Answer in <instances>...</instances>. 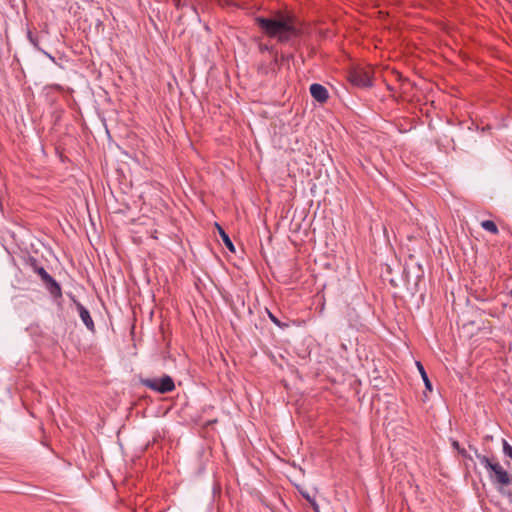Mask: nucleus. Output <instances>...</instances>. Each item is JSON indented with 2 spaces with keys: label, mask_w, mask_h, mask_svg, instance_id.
<instances>
[{
  "label": "nucleus",
  "mask_w": 512,
  "mask_h": 512,
  "mask_svg": "<svg viewBox=\"0 0 512 512\" xmlns=\"http://www.w3.org/2000/svg\"><path fill=\"white\" fill-rule=\"evenodd\" d=\"M255 21L267 36L288 43L302 34L300 22L290 13H277L272 17H256Z\"/></svg>",
  "instance_id": "f257e3e1"
},
{
  "label": "nucleus",
  "mask_w": 512,
  "mask_h": 512,
  "mask_svg": "<svg viewBox=\"0 0 512 512\" xmlns=\"http://www.w3.org/2000/svg\"><path fill=\"white\" fill-rule=\"evenodd\" d=\"M480 464L489 471V477L497 490L512 501V476L498 462H493L485 455L476 453Z\"/></svg>",
  "instance_id": "f03ea898"
},
{
  "label": "nucleus",
  "mask_w": 512,
  "mask_h": 512,
  "mask_svg": "<svg viewBox=\"0 0 512 512\" xmlns=\"http://www.w3.org/2000/svg\"><path fill=\"white\" fill-rule=\"evenodd\" d=\"M27 264L40 276L52 296L61 297L62 292L60 284L44 269V267L38 265L36 258L29 257L27 259Z\"/></svg>",
  "instance_id": "7ed1b4c3"
},
{
  "label": "nucleus",
  "mask_w": 512,
  "mask_h": 512,
  "mask_svg": "<svg viewBox=\"0 0 512 512\" xmlns=\"http://www.w3.org/2000/svg\"><path fill=\"white\" fill-rule=\"evenodd\" d=\"M141 383L145 387L160 394L169 393L175 389L174 381L169 375L142 379Z\"/></svg>",
  "instance_id": "20e7f679"
},
{
  "label": "nucleus",
  "mask_w": 512,
  "mask_h": 512,
  "mask_svg": "<svg viewBox=\"0 0 512 512\" xmlns=\"http://www.w3.org/2000/svg\"><path fill=\"white\" fill-rule=\"evenodd\" d=\"M348 79L354 86L360 88L372 86L371 72L366 68L357 67L352 69L349 72Z\"/></svg>",
  "instance_id": "39448f33"
},
{
  "label": "nucleus",
  "mask_w": 512,
  "mask_h": 512,
  "mask_svg": "<svg viewBox=\"0 0 512 512\" xmlns=\"http://www.w3.org/2000/svg\"><path fill=\"white\" fill-rule=\"evenodd\" d=\"M74 304L76 306V309L79 313V316L83 322V324L86 326V328L91 331V332H94L95 331V324H94V321L90 315V312L88 311V309L86 307H84L79 301L77 300H74Z\"/></svg>",
  "instance_id": "423d86ee"
},
{
  "label": "nucleus",
  "mask_w": 512,
  "mask_h": 512,
  "mask_svg": "<svg viewBox=\"0 0 512 512\" xmlns=\"http://www.w3.org/2000/svg\"><path fill=\"white\" fill-rule=\"evenodd\" d=\"M310 94L316 101L320 103L326 102L329 97L328 90L319 83H313L310 86Z\"/></svg>",
  "instance_id": "0eeeda50"
},
{
  "label": "nucleus",
  "mask_w": 512,
  "mask_h": 512,
  "mask_svg": "<svg viewBox=\"0 0 512 512\" xmlns=\"http://www.w3.org/2000/svg\"><path fill=\"white\" fill-rule=\"evenodd\" d=\"M216 228L219 232V235L224 243V245L226 246V248L231 251V252H235V246L232 242V240L230 239L229 235L224 231V229L218 224L216 223Z\"/></svg>",
  "instance_id": "6e6552de"
},
{
  "label": "nucleus",
  "mask_w": 512,
  "mask_h": 512,
  "mask_svg": "<svg viewBox=\"0 0 512 512\" xmlns=\"http://www.w3.org/2000/svg\"><path fill=\"white\" fill-rule=\"evenodd\" d=\"M416 366L418 368V371L423 379V382H424V385H425V388L428 390V391H432V383L431 381L429 380L428 378V375L425 371V368L424 366L422 365L421 362L417 361L416 362Z\"/></svg>",
  "instance_id": "1a4fd4ad"
},
{
  "label": "nucleus",
  "mask_w": 512,
  "mask_h": 512,
  "mask_svg": "<svg viewBox=\"0 0 512 512\" xmlns=\"http://www.w3.org/2000/svg\"><path fill=\"white\" fill-rule=\"evenodd\" d=\"M481 227L484 230H486V231H488V232H490L492 234H495V235L498 234V232H499L497 225L492 220H484V221H482L481 222Z\"/></svg>",
  "instance_id": "9d476101"
},
{
  "label": "nucleus",
  "mask_w": 512,
  "mask_h": 512,
  "mask_svg": "<svg viewBox=\"0 0 512 512\" xmlns=\"http://www.w3.org/2000/svg\"><path fill=\"white\" fill-rule=\"evenodd\" d=\"M279 136H280V143H279V147L281 149H284V150H288V149H294L293 147H291L290 145L286 144L285 142H283V138H291L293 136V131L291 130L290 132L286 131L285 134L283 133H279Z\"/></svg>",
  "instance_id": "9b49d317"
},
{
  "label": "nucleus",
  "mask_w": 512,
  "mask_h": 512,
  "mask_svg": "<svg viewBox=\"0 0 512 512\" xmlns=\"http://www.w3.org/2000/svg\"><path fill=\"white\" fill-rule=\"evenodd\" d=\"M27 37H28V39H29L30 43H31V44H32L36 49H38V50H40V51H41V49H40V48H39V46H38V40H37V39L32 35V33H31V32H28ZM42 52H43L45 55H47L51 60H54V57H53V56H51L50 54H48L47 52H45V51H43V50H42Z\"/></svg>",
  "instance_id": "f8f14e48"
},
{
  "label": "nucleus",
  "mask_w": 512,
  "mask_h": 512,
  "mask_svg": "<svg viewBox=\"0 0 512 512\" xmlns=\"http://www.w3.org/2000/svg\"><path fill=\"white\" fill-rule=\"evenodd\" d=\"M267 313H268V316H269L270 320H271L275 325H277L278 327H280V328H282V329H283V328H285V327H287V326H288V324L281 322V321H280V320H279V319H278V318H277L273 313H271L270 311H267Z\"/></svg>",
  "instance_id": "ddd939ff"
},
{
  "label": "nucleus",
  "mask_w": 512,
  "mask_h": 512,
  "mask_svg": "<svg viewBox=\"0 0 512 512\" xmlns=\"http://www.w3.org/2000/svg\"><path fill=\"white\" fill-rule=\"evenodd\" d=\"M503 453L506 457L512 459V446L506 440H503Z\"/></svg>",
  "instance_id": "4468645a"
},
{
  "label": "nucleus",
  "mask_w": 512,
  "mask_h": 512,
  "mask_svg": "<svg viewBox=\"0 0 512 512\" xmlns=\"http://www.w3.org/2000/svg\"><path fill=\"white\" fill-rule=\"evenodd\" d=\"M452 445H453V447H454V448H456V449H457L461 454H463V455H464L465 450L460 448L459 443H458L457 441H454V442L452 443Z\"/></svg>",
  "instance_id": "2eb2a0df"
},
{
  "label": "nucleus",
  "mask_w": 512,
  "mask_h": 512,
  "mask_svg": "<svg viewBox=\"0 0 512 512\" xmlns=\"http://www.w3.org/2000/svg\"><path fill=\"white\" fill-rule=\"evenodd\" d=\"M309 503L311 504V506H312V508H313V510H314L315 512H319V506H318V504L316 503V501H315L314 499H313V500H310V502H309Z\"/></svg>",
  "instance_id": "dca6fc26"
},
{
  "label": "nucleus",
  "mask_w": 512,
  "mask_h": 512,
  "mask_svg": "<svg viewBox=\"0 0 512 512\" xmlns=\"http://www.w3.org/2000/svg\"><path fill=\"white\" fill-rule=\"evenodd\" d=\"M302 495H303V497H304L305 499H307L309 502H310V500H313V498H311L309 494L302 493Z\"/></svg>",
  "instance_id": "f3484780"
},
{
  "label": "nucleus",
  "mask_w": 512,
  "mask_h": 512,
  "mask_svg": "<svg viewBox=\"0 0 512 512\" xmlns=\"http://www.w3.org/2000/svg\"><path fill=\"white\" fill-rule=\"evenodd\" d=\"M105 133H106V135H107V137H108V138H110V137H111V136H110V130H109V129H106V130H105Z\"/></svg>",
  "instance_id": "a211bd4d"
},
{
  "label": "nucleus",
  "mask_w": 512,
  "mask_h": 512,
  "mask_svg": "<svg viewBox=\"0 0 512 512\" xmlns=\"http://www.w3.org/2000/svg\"><path fill=\"white\" fill-rule=\"evenodd\" d=\"M510 297H511V299H512V290L510 291Z\"/></svg>",
  "instance_id": "6ab92c4d"
}]
</instances>
